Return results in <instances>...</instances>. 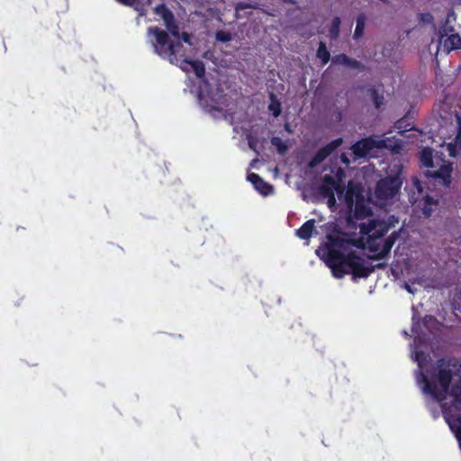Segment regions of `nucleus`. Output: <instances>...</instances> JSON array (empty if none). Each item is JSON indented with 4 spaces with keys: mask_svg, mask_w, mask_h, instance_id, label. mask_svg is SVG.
Returning <instances> with one entry per match:
<instances>
[{
    "mask_svg": "<svg viewBox=\"0 0 461 461\" xmlns=\"http://www.w3.org/2000/svg\"><path fill=\"white\" fill-rule=\"evenodd\" d=\"M247 179L253 185L254 188L264 196L273 193V186L266 182L258 174L249 173Z\"/></svg>",
    "mask_w": 461,
    "mask_h": 461,
    "instance_id": "14",
    "label": "nucleus"
},
{
    "mask_svg": "<svg viewBox=\"0 0 461 461\" xmlns=\"http://www.w3.org/2000/svg\"><path fill=\"white\" fill-rule=\"evenodd\" d=\"M178 63L176 65L179 67L183 71L188 72L191 68L192 59L185 57L178 59Z\"/></svg>",
    "mask_w": 461,
    "mask_h": 461,
    "instance_id": "30",
    "label": "nucleus"
},
{
    "mask_svg": "<svg viewBox=\"0 0 461 461\" xmlns=\"http://www.w3.org/2000/svg\"><path fill=\"white\" fill-rule=\"evenodd\" d=\"M402 230V228L400 229L399 231H393L384 242L383 249L380 250L379 245L376 244V262L383 258L387 253L390 252L392 247L393 246L396 240L399 238L400 232Z\"/></svg>",
    "mask_w": 461,
    "mask_h": 461,
    "instance_id": "18",
    "label": "nucleus"
},
{
    "mask_svg": "<svg viewBox=\"0 0 461 461\" xmlns=\"http://www.w3.org/2000/svg\"><path fill=\"white\" fill-rule=\"evenodd\" d=\"M420 158L422 165L429 168L426 173L428 176L438 179L445 185L451 183L452 166L442 159L441 156L426 148L420 151Z\"/></svg>",
    "mask_w": 461,
    "mask_h": 461,
    "instance_id": "5",
    "label": "nucleus"
},
{
    "mask_svg": "<svg viewBox=\"0 0 461 461\" xmlns=\"http://www.w3.org/2000/svg\"><path fill=\"white\" fill-rule=\"evenodd\" d=\"M249 8H256V5H253L251 3H246V2H239L236 5V10L241 11Z\"/></svg>",
    "mask_w": 461,
    "mask_h": 461,
    "instance_id": "34",
    "label": "nucleus"
},
{
    "mask_svg": "<svg viewBox=\"0 0 461 461\" xmlns=\"http://www.w3.org/2000/svg\"><path fill=\"white\" fill-rule=\"evenodd\" d=\"M326 198L328 199V204H329L330 207L333 206L335 204V203H336V199L335 198L334 199H331L330 197H326Z\"/></svg>",
    "mask_w": 461,
    "mask_h": 461,
    "instance_id": "37",
    "label": "nucleus"
},
{
    "mask_svg": "<svg viewBox=\"0 0 461 461\" xmlns=\"http://www.w3.org/2000/svg\"><path fill=\"white\" fill-rule=\"evenodd\" d=\"M191 68L198 78H203L205 76V66L203 61L192 59Z\"/></svg>",
    "mask_w": 461,
    "mask_h": 461,
    "instance_id": "27",
    "label": "nucleus"
},
{
    "mask_svg": "<svg viewBox=\"0 0 461 461\" xmlns=\"http://www.w3.org/2000/svg\"><path fill=\"white\" fill-rule=\"evenodd\" d=\"M340 18L336 16L332 19L331 25L330 27V37L331 40H336L339 34L340 29Z\"/></svg>",
    "mask_w": 461,
    "mask_h": 461,
    "instance_id": "28",
    "label": "nucleus"
},
{
    "mask_svg": "<svg viewBox=\"0 0 461 461\" xmlns=\"http://www.w3.org/2000/svg\"><path fill=\"white\" fill-rule=\"evenodd\" d=\"M284 128H285V130L288 133H292V132H293L292 127H291V125H290V123H289V122H285V123L284 124Z\"/></svg>",
    "mask_w": 461,
    "mask_h": 461,
    "instance_id": "36",
    "label": "nucleus"
},
{
    "mask_svg": "<svg viewBox=\"0 0 461 461\" xmlns=\"http://www.w3.org/2000/svg\"><path fill=\"white\" fill-rule=\"evenodd\" d=\"M148 34L155 38L151 41L155 53L167 59L171 64H177L178 59L185 57L184 45L179 41H171L167 32L158 27H149Z\"/></svg>",
    "mask_w": 461,
    "mask_h": 461,
    "instance_id": "4",
    "label": "nucleus"
},
{
    "mask_svg": "<svg viewBox=\"0 0 461 461\" xmlns=\"http://www.w3.org/2000/svg\"><path fill=\"white\" fill-rule=\"evenodd\" d=\"M335 192L338 194H341L344 192V186L339 183V180H336L331 175H325L322 177V183L319 186V194L322 197H330L334 199Z\"/></svg>",
    "mask_w": 461,
    "mask_h": 461,
    "instance_id": "9",
    "label": "nucleus"
},
{
    "mask_svg": "<svg viewBox=\"0 0 461 461\" xmlns=\"http://www.w3.org/2000/svg\"><path fill=\"white\" fill-rule=\"evenodd\" d=\"M249 144L250 149H256V148H255V146L252 144V142H251V141H249Z\"/></svg>",
    "mask_w": 461,
    "mask_h": 461,
    "instance_id": "41",
    "label": "nucleus"
},
{
    "mask_svg": "<svg viewBox=\"0 0 461 461\" xmlns=\"http://www.w3.org/2000/svg\"><path fill=\"white\" fill-rule=\"evenodd\" d=\"M271 144L276 149L280 155H285L288 150V145L279 137H272Z\"/></svg>",
    "mask_w": 461,
    "mask_h": 461,
    "instance_id": "26",
    "label": "nucleus"
},
{
    "mask_svg": "<svg viewBox=\"0 0 461 461\" xmlns=\"http://www.w3.org/2000/svg\"><path fill=\"white\" fill-rule=\"evenodd\" d=\"M340 159L342 161L343 164H345L346 166H348L349 163H350V160L349 158H348V156L346 154H342L341 157H340Z\"/></svg>",
    "mask_w": 461,
    "mask_h": 461,
    "instance_id": "35",
    "label": "nucleus"
},
{
    "mask_svg": "<svg viewBox=\"0 0 461 461\" xmlns=\"http://www.w3.org/2000/svg\"><path fill=\"white\" fill-rule=\"evenodd\" d=\"M360 230L362 233L368 234V250L375 252V234L371 233L375 230V219H369L367 226L363 224Z\"/></svg>",
    "mask_w": 461,
    "mask_h": 461,
    "instance_id": "22",
    "label": "nucleus"
},
{
    "mask_svg": "<svg viewBox=\"0 0 461 461\" xmlns=\"http://www.w3.org/2000/svg\"><path fill=\"white\" fill-rule=\"evenodd\" d=\"M405 288H406V290H407L409 293H411V294H413V293H414V292L412 291V289L411 288V286H410L409 285H407V284L405 285Z\"/></svg>",
    "mask_w": 461,
    "mask_h": 461,
    "instance_id": "40",
    "label": "nucleus"
},
{
    "mask_svg": "<svg viewBox=\"0 0 461 461\" xmlns=\"http://www.w3.org/2000/svg\"><path fill=\"white\" fill-rule=\"evenodd\" d=\"M332 62L334 64H340L352 68H357L360 67L359 61L348 57L344 53L334 56L332 59Z\"/></svg>",
    "mask_w": 461,
    "mask_h": 461,
    "instance_id": "23",
    "label": "nucleus"
},
{
    "mask_svg": "<svg viewBox=\"0 0 461 461\" xmlns=\"http://www.w3.org/2000/svg\"><path fill=\"white\" fill-rule=\"evenodd\" d=\"M413 187L417 191L410 194L409 201L411 204H417L426 217H429L438 205V201L429 195H423V184L417 177L412 178Z\"/></svg>",
    "mask_w": 461,
    "mask_h": 461,
    "instance_id": "7",
    "label": "nucleus"
},
{
    "mask_svg": "<svg viewBox=\"0 0 461 461\" xmlns=\"http://www.w3.org/2000/svg\"><path fill=\"white\" fill-rule=\"evenodd\" d=\"M364 196V190L360 184H355L352 181L348 182L346 194H345V202L348 208L352 209L354 203L357 200L360 199Z\"/></svg>",
    "mask_w": 461,
    "mask_h": 461,
    "instance_id": "15",
    "label": "nucleus"
},
{
    "mask_svg": "<svg viewBox=\"0 0 461 461\" xmlns=\"http://www.w3.org/2000/svg\"><path fill=\"white\" fill-rule=\"evenodd\" d=\"M415 361L418 363L419 371L416 372V381L422 392L431 396L434 400L440 402L443 415L445 416L444 403L451 406L452 401L450 396L456 388H461V381L449 390V384L453 380V368L455 366L449 362L440 359L438 361L436 367L433 368L429 375L424 373L425 357L422 352H415Z\"/></svg>",
    "mask_w": 461,
    "mask_h": 461,
    "instance_id": "2",
    "label": "nucleus"
},
{
    "mask_svg": "<svg viewBox=\"0 0 461 461\" xmlns=\"http://www.w3.org/2000/svg\"><path fill=\"white\" fill-rule=\"evenodd\" d=\"M354 216L357 220H364L365 218L373 214L371 208L368 206L365 199V196L357 200L356 203H354Z\"/></svg>",
    "mask_w": 461,
    "mask_h": 461,
    "instance_id": "19",
    "label": "nucleus"
},
{
    "mask_svg": "<svg viewBox=\"0 0 461 461\" xmlns=\"http://www.w3.org/2000/svg\"><path fill=\"white\" fill-rule=\"evenodd\" d=\"M383 267V264H381V263H376V265H375V267H376V268H380V267Z\"/></svg>",
    "mask_w": 461,
    "mask_h": 461,
    "instance_id": "42",
    "label": "nucleus"
},
{
    "mask_svg": "<svg viewBox=\"0 0 461 461\" xmlns=\"http://www.w3.org/2000/svg\"><path fill=\"white\" fill-rule=\"evenodd\" d=\"M448 149H449V154H450V156L455 157V156H456V154H455V152H454V150H453V145H452L451 143H450V144H449V146H448Z\"/></svg>",
    "mask_w": 461,
    "mask_h": 461,
    "instance_id": "38",
    "label": "nucleus"
},
{
    "mask_svg": "<svg viewBox=\"0 0 461 461\" xmlns=\"http://www.w3.org/2000/svg\"><path fill=\"white\" fill-rule=\"evenodd\" d=\"M394 77L391 73L384 78V83H381L379 86H376V109H378L382 104H384L387 98L390 97L393 91Z\"/></svg>",
    "mask_w": 461,
    "mask_h": 461,
    "instance_id": "11",
    "label": "nucleus"
},
{
    "mask_svg": "<svg viewBox=\"0 0 461 461\" xmlns=\"http://www.w3.org/2000/svg\"><path fill=\"white\" fill-rule=\"evenodd\" d=\"M384 175L376 181V208L385 212L393 211L399 206V195L402 179L401 178L402 165L399 159L393 158L388 166L380 169Z\"/></svg>",
    "mask_w": 461,
    "mask_h": 461,
    "instance_id": "3",
    "label": "nucleus"
},
{
    "mask_svg": "<svg viewBox=\"0 0 461 461\" xmlns=\"http://www.w3.org/2000/svg\"><path fill=\"white\" fill-rule=\"evenodd\" d=\"M375 148V135L357 141L351 146L353 155L356 158H361L367 155V153Z\"/></svg>",
    "mask_w": 461,
    "mask_h": 461,
    "instance_id": "12",
    "label": "nucleus"
},
{
    "mask_svg": "<svg viewBox=\"0 0 461 461\" xmlns=\"http://www.w3.org/2000/svg\"><path fill=\"white\" fill-rule=\"evenodd\" d=\"M399 220L394 215H381L376 214V239L384 235L390 229L395 227Z\"/></svg>",
    "mask_w": 461,
    "mask_h": 461,
    "instance_id": "13",
    "label": "nucleus"
},
{
    "mask_svg": "<svg viewBox=\"0 0 461 461\" xmlns=\"http://www.w3.org/2000/svg\"><path fill=\"white\" fill-rule=\"evenodd\" d=\"M316 57L321 61L322 65H326L330 59V53L327 49L326 43L320 41Z\"/></svg>",
    "mask_w": 461,
    "mask_h": 461,
    "instance_id": "24",
    "label": "nucleus"
},
{
    "mask_svg": "<svg viewBox=\"0 0 461 461\" xmlns=\"http://www.w3.org/2000/svg\"><path fill=\"white\" fill-rule=\"evenodd\" d=\"M369 93H370V96L371 98L375 101V88H369Z\"/></svg>",
    "mask_w": 461,
    "mask_h": 461,
    "instance_id": "39",
    "label": "nucleus"
},
{
    "mask_svg": "<svg viewBox=\"0 0 461 461\" xmlns=\"http://www.w3.org/2000/svg\"><path fill=\"white\" fill-rule=\"evenodd\" d=\"M364 27H365V18L364 16L360 15L357 20V25L354 32V37L356 39H358L363 35L364 32Z\"/></svg>",
    "mask_w": 461,
    "mask_h": 461,
    "instance_id": "29",
    "label": "nucleus"
},
{
    "mask_svg": "<svg viewBox=\"0 0 461 461\" xmlns=\"http://www.w3.org/2000/svg\"><path fill=\"white\" fill-rule=\"evenodd\" d=\"M343 142L342 138H338L331 140L324 147L319 149L314 156L309 161L308 166L313 168L324 161L335 149H337Z\"/></svg>",
    "mask_w": 461,
    "mask_h": 461,
    "instance_id": "10",
    "label": "nucleus"
},
{
    "mask_svg": "<svg viewBox=\"0 0 461 461\" xmlns=\"http://www.w3.org/2000/svg\"><path fill=\"white\" fill-rule=\"evenodd\" d=\"M215 38L218 41H221V42H229L230 41H231V35L230 32H225V31H218L215 34Z\"/></svg>",
    "mask_w": 461,
    "mask_h": 461,
    "instance_id": "31",
    "label": "nucleus"
},
{
    "mask_svg": "<svg viewBox=\"0 0 461 461\" xmlns=\"http://www.w3.org/2000/svg\"><path fill=\"white\" fill-rule=\"evenodd\" d=\"M326 240L316 250V254L336 278H342L347 274H352L354 278L367 277L375 271V267H366L364 258L351 251L353 247L362 249L366 248L363 238H351L335 225L326 235Z\"/></svg>",
    "mask_w": 461,
    "mask_h": 461,
    "instance_id": "1",
    "label": "nucleus"
},
{
    "mask_svg": "<svg viewBox=\"0 0 461 461\" xmlns=\"http://www.w3.org/2000/svg\"><path fill=\"white\" fill-rule=\"evenodd\" d=\"M376 158L383 149L389 150L392 154L398 153L402 148L400 141L395 138H382L376 140Z\"/></svg>",
    "mask_w": 461,
    "mask_h": 461,
    "instance_id": "17",
    "label": "nucleus"
},
{
    "mask_svg": "<svg viewBox=\"0 0 461 461\" xmlns=\"http://www.w3.org/2000/svg\"><path fill=\"white\" fill-rule=\"evenodd\" d=\"M369 201L374 203L373 200H372V197H369Z\"/></svg>",
    "mask_w": 461,
    "mask_h": 461,
    "instance_id": "45",
    "label": "nucleus"
},
{
    "mask_svg": "<svg viewBox=\"0 0 461 461\" xmlns=\"http://www.w3.org/2000/svg\"><path fill=\"white\" fill-rule=\"evenodd\" d=\"M155 14L161 17L165 26L167 27L169 33L175 38H181L185 43H190L191 35L187 32H179V26L176 23L174 14L167 8V6L161 3L154 7Z\"/></svg>",
    "mask_w": 461,
    "mask_h": 461,
    "instance_id": "8",
    "label": "nucleus"
},
{
    "mask_svg": "<svg viewBox=\"0 0 461 461\" xmlns=\"http://www.w3.org/2000/svg\"><path fill=\"white\" fill-rule=\"evenodd\" d=\"M120 4L133 7L140 15L145 14L146 7L151 4V0H116Z\"/></svg>",
    "mask_w": 461,
    "mask_h": 461,
    "instance_id": "21",
    "label": "nucleus"
},
{
    "mask_svg": "<svg viewBox=\"0 0 461 461\" xmlns=\"http://www.w3.org/2000/svg\"><path fill=\"white\" fill-rule=\"evenodd\" d=\"M316 232L315 220L311 219L305 221L297 230L296 235L303 240H308Z\"/></svg>",
    "mask_w": 461,
    "mask_h": 461,
    "instance_id": "20",
    "label": "nucleus"
},
{
    "mask_svg": "<svg viewBox=\"0 0 461 461\" xmlns=\"http://www.w3.org/2000/svg\"><path fill=\"white\" fill-rule=\"evenodd\" d=\"M369 258L373 260L375 259V256H370Z\"/></svg>",
    "mask_w": 461,
    "mask_h": 461,
    "instance_id": "44",
    "label": "nucleus"
},
{
    "mask_svg": "<svg viewBox=\"0 0 461 461\" xmlns=\"http://www.w3.org/2000/svg\"><path fill=\"white\" fill-rule=\"evenodd\" d=\"M450 398L451 406L447 405V402L444 403L445 420L456 435L461 448V388L455 389Z\"/></svg>",
    "mask_w": 461,
    "mask_h": 461,
    "instance_id": "6",
    "label": "nucleus"
},
{
    "mask_svg": "<svg viewBox=\"0 0 461 461\" xmlns=\"http://www.w3.org/2000/svg\"><path fill=\"white\" fill-rule=\"evenodd\" d=\"M419 20L420 23H422L424 24H432L433 23V16L429 13L420 14Z\"/></svg>",
    "mask_w": 461,
    "mask_h": 461,
    "instance_id": "32",
    "label": "nucleus"
},
{
    "mask_svg": "<svg viewBox=\"0 0 461 461\" xmlns=\"http://www.w3.org/2000/svg\"><path fill=\"white\" fill-rule=\"evenodd\" d=\"M270 100L271 102L268 105V109L275 117H278L282 112L281 103L273 93L270 94Z\"/></svg>",
    "mask_w": 461,
    "mask_h": 461,
    "instance_id": "25",
    "label": "nucleus"
},
{
    "mask_svg": "<svg viewBox=\"0 0 461 461\" xmlns=\"http://www.w3.org/2000/svg\"><path fill=\"white\" fill-rule=\"evenodd\" d=\"M342 174H343V171H342V169L339 168L338 171V175H342Z\"/></svg>",
    "mask_w": 461,
    "mask_h": 461,
    "instance_id": "43",
    "label": "nucleus"
},
{
    "mask_svg": "<svg viewBox=\"0 0 461 461\" xmlns=\"http://www.w3.org/2000/svg\"><path fill=\"white\" fill-rule=\"evenodd\" d=\"M439 49L447 53L461 49V37L457 33L441 35Z\"/></svg>",
    "mask_w": 461,
    "mask_h": 461,
    "instance_id": "16",
    "label": "nucleus"
},
{
    "mask_svg": "<svg viewBox=\"0 0 461 461\" xmlns=\"http://www.w3.org/2000/svg\"><path fill=\"white\" fill-rule=\"evenodd\" d=\"M408 127H410V124H405V121L403 119L398 120L394 124V128L398 131V132L406 131Z\"/></svg>",
    "mask_w": 461,
    "mask_h": 461,
    "instance_id": "33",
    "label": "nucleus"
}]
</instances>
